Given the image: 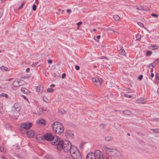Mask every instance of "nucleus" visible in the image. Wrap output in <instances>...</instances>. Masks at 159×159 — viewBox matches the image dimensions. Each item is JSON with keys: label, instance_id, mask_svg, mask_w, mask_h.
I'll return each instance as SVG.
<instances>
[{"label": "nucleus", "instance_id": "7", "mask_svg": "<svg viewBox=\"0 0 159 159\" xmlns=\"http://www.w3.org/2000/svg\"><path fill=\"white\" fill-rule=\"evenodd\" d=\"M92 81L94 84L97 87H100L102 84V79L98 77L93 78L92 79Z\"/></svg>", "mask_w": 159, "mask_h": 159}, {"label": "nucleus", "instance_id": "39", "mask_svg": "<svg viewBox=\"0 0 159 159\" xmlns=\"http://www.w3.org/2000/svg\"><path fill=\"white\" fill-rule=\"evenodd\" d=\"M143 77V75H140L139 76V77L138 78V79L139 80H141L142 79Z\"/></svg>", "mask_w": 159, "mask_h": 159}, {"label": "nucleus", "instance_id": "22", "mask_svg": "<svg viewBox=\"0 0 159 159\" xmlns=\"http://www.w3.org/2000/svg\"><path fill=\"white\" fill-rule=\"evenodd\" d=\"M113 18L116 21H118L120 20V17L118 15H114Z\"/></svg>", "mask_w": 159, "mask_h": 159}, {"label": "nucleus", "instance_id": "45", "mask_svg": "<svg viewBox=\"0 0 159 159\" xmlns=\"http://www.w3.org/2000/svg\"><path fill=\"white\" fill-rule=\"evenodd\" d=\"M36 139H37V140H38V141H41L42 140H43V138L42 137H39V138H38V137H37L36 138Z\"/></svg>", "mask_w": 159, "mask_h": 159}, {"label": "nucleus", "instance_id": "28", "mask_svg": "<svg viewBox=\"0 0 159 159\" xmlns=\"http://www.w3.org/2000/svg\"><path fill=\"white\" fill-rule=\"evenodd\" d=\"M47 91L48 93H52L54 91V90L51 88H49L47 89Z\"/></svg>", "mask_w": 159, "mask_h": 159}, {"label": "nucleus", "instance_id": "4", "mask_svg": "<svg viewBox=\"0 0 159 159\" xmlns=\"http://www.w3.org/2000/svg\"><path fill=\"white\" fill-rule=\"evenodd\" d=\"M70 153L74 159H82L81 156L80 151L76 147H73V148L71 150Z\"/></svg>", "mask_w": 159, "mask_h": 159}, {"label": "nucleus", "instance_id": "26", "mask_svg": "<svg viewBox=\"0 0 159 159\" xmlns=\"http://www.w3.org/2000/svg\"><path fill=\"white\" fill-rule=\"evenodd\" d=\"M152 53V52L149 50H147L146 52V56H148L151 55Z\"/></svg>", "mask_w": 159, "mask_h": 159}, {"label": "nucleus", "instance_id": "51", "mask_svg": "<svg viewBox=\"0 0 159 159\" xmlns=\"http://www.w3.org/2000/svg\"><path fill=\"white\" fill-rule=\"evenodd\" d=\"M66 74L65 73H63L62 75V78H64L66 76Z\"/></svg>", "mask_w": 159, "mask_h": 159}, {"label": "nucleus", "instance_id": "11", "mask_svg": "<svg viewBox=\"0 0 159 159\" xmlns=\"http://www.w3.org/2000/svg\"><path fill=\"white\" fill-rule=\"evenodd\" d=\"M65 134L66 137L69 139L73 138L74 135L73 132L70 130H67Z\"/></svg>", "mask_w": 159, "mask_h": 159}, {"label": "nucleus", "instance_id": "54", "mask_svg": "<svg viewBox=\"0 0 159 159\" xmlns=\"http://www.w3.org/2000/svg\"><path fill=\"white\" fill-rule=\"evenodd\" d=\"M71 10L70 9H67V12L68 13H70L71 12Z\"/></svg>", "mask_w": 159, "mask_h": 159}, {"label": "nucleus", "instance_id": "9", "mask_svg": "<svg viewBox=\"0 0 159 159\" xmlns=\"http://www.w3.org/2000/svg\"><path fill=\"white\" fill-rule=\"evenodd\" d=\"M32 126V124L31 123H23L21 124L20 127L23 129L26 130L29 129Z\"/></svg>", "mask_w": 159, "mask_h": 159}, {"label": "nucleus", "instance_id": "5", "mask_svg": "<svg viewBox=\"0 0 159 159\" xmlns=\"http://www.w3.org/2000/svg\"><path fill=\"white\" fill-rule=\"evenodd\" d=\"M62 149L59 151H61L63 150L66 152H68L70 151L71 152V150L73 148L71 147V144L70 143L69 141H65V142L63 141V144H62Z\"/></svg>", "mask_w": 159, "mask_h": 159}, {"label": "nucleus", "instance_id": "8", "mask_svg": "<svg viewBox=\"0 0 159 159\" xmlns=\"http://www.w3.org/2000/svg\"><path fill=\"white\" fill-rule=\"evenodd\" d=\"M12 108V111L13 112L17 113L20 111L21 107L20 104L18 103H16L14 104Z\"/></svg>", "mask_w": 159, "mask_h": 159}, {"label": "nucleus", "instance_id": "57", "mask_svg": "<svg viewBox=\"0 0 159 159\" xmlns=\"http://www.w3.org/2000/svg\"><path fill=\"white\" fill-rule=\"evenodd\" d=\"M55 85L54 84H51L50 86V87L51 88H52V87H54L55 86Z\"/></svg>", "mask_w": 159, "mask_h": 159}, {"label": "nucleus", "instance_id": "41", "mask_svg": "<svg viewBox=\"0 0 159 159\" xmlns=\"http://www.w3.org/2000/svg\"><path fill=\"white\" fill-rule=\"evenodd\" d=\"M124 96L125 97L128 98H131V96L128 94H125Z\"/></svg>", "mask_w": 159, "mask_h": 159}, {"label": "nucleus", "instance_id": "50", "mask_svg": "<svg viewBox=\"0 0 159 159\" xmlns=\"http://www.w3.org/2000/svg\"><path fill=\"white\" fill-rule=\"evenodd\" d=\"M82 24V22L81 21L77 23V25L78 26Z\"/></svg>", "mask_w": 159, "mask_h": 159}, {"label": "nucleus", "instance_id": "31", "mask_svg": "<svg viewBox=\"0 0 159 159\" xmlns=\"http://www.w3.org/2000/svg\"><path fill=\"white\" fill-rule=\"evenodd\" d=\"M100 38V35H99L97 36L96 37H94V39L95 40H96L97 41H99Z\"/></svg>", "mask_w": 159, "mask_h": 159}, {"label": "nucleus", "instance_id": "47", "mask_svg": "<svg viewBox=\"0 0 159 159\" xmlns=\"http://www.w3.org/2000/svg\"><path fill=\"white\" fill-rule=\"evenodd\" d=\"M75 69L77 70H79L80 69V67L79 66L76 65L75 66Z\"/></svg>", "mask_w": 159, "mask_h": 159}, {"label": "nucleus", "instance_id": "29", "mask_svg": "<svg viewBox=\"0 0 159 159\" xmlns=\"http://www.w3.org/2000/svg\"><path fill=\"white\" fill-rule=\"evenodd\" d=\"M25 3V2H23L21 5L18 8V9L20 10L22 8Z\"/></svg>", "mask_w": 159, "mask_h": 159}, {"label": "nucleus", "instance_id": "19", "mask_svg": "<svg viewBox=\"0 0 159 159\" xmlns=\"http://www.w3.org/2000/svg\"><path fill=\"white\" fill-rule=\"evenodd\" d=\"M119 53L121 55L124 56L125 54V52L124 49L121 48L119 50Z\"/></svg>", "mask_w": 159, "mask_h": 159}, {"label": "nucleus", "instance_id": "33", "mask_svg": "<svg viewBox=\"0 0 159 159\" xmlns=\"http://www.w3.org/2000/svg\"><path fill=\"white\" fill-rule=\"evenodd\" d=\"M126 91L127 93H130L132 92V91L131 89L129 88H127L126 89Z\"/></svg>", "mask_w": 159, "mask_h": 159}, {"label": "nucleus", "instance_id": "35", "mask_svg": "<svg viewBox=\"0 0 159 159\" xmlns=\"http://www.w3.org/2000/svg\"><path fill=\"white\" fill-rule=\"evenodd\" d=\"M138 24L140 26H141L142 27L144 28V25L142 23H141V22H139L138 23Z\"/></svg>", "mask_w": 159, "mask_h": 159}, {"label": "nucleus", "instance_id": "2", "mask_svg": "<svg viewBox=\"0 0 159 159\" xmlns=\"http://www.w3.org/2000/svg\"><path fill=\"white\" fill-rule=\"evenodd\" d=\"M51 144L53 145H57V149L60 150L62 149V144L63 143V140H60V139L57 136L55 137L53 136V139L51 141Z\"/></svg>", "mask_w": 159, "mask_h": 159}, {"label": "nucleus", "instance_id": "34", "mask_svg": "<svg viewBox=\"0 0 159 159\" xmlns=\"http://www.w3.org/2000/svg\"><path fill=\"white\" fill-rule=\"evenodd\" d=\"M3 110L2 104L0 102V113H1Z\"/></svg>", "mask_w": 159, "mask_h": 159}, {"label": "nucleus", "instance_id": "61", "mask_svg": "<svg viewBox=\"0 0 159 159\" xmlns=\"http://www.w3.org/2000/svg\"><path fill=\"white\" fill-rule=\"evenodd\" d=\"M110 30H112L114 33H117V32L115 31L114 30L110 29Z\"/></svg>", "mask_w": 159, "mask_h": 159}, {"label": "nucleus", "instance_id": "42", "mask_svg": "<svg viewBox=\"0 0 159 159\" xmlns=\"http://www.w3.org/2000/svg\"><path fill=\"white\" fill-rule=\"evenodd\" d=\"M159 78V74L158 73L156 74L155 75V79H158Z\"/></svg>", "mask_w": 159, "mask_h": 159}, {"label": "nucleus", "instance_id": "64", "mask_svg": "<svg viewBox=\"0 0 159 159\" xmlns=\"http://www.w3.org/2000/svg\"><path fill=\"white\" fill-rule=\"evenodd\" d=\"M157 93L159 95V88L157 89Z\"/></svg>", "mask_w": 159, "mask_h": 159}, {"label": "nucleus", "instance_id": "59", "mask_svg": "<svg viewBox=\"0 0 159 159\" xmlns=\"http://www.w3.org/2000/svg\"><path fill=\"white\" fill-rule=\"evenodd\" d=\"M22 97H23V98H24L26 100H27V98L24 95H22Z\"/></svg>", "mask_w": 159, "mask_h": 159}, {"label": "nucleus", "instance_id": "48", "mask_svg": "<svg viewBox=\"0 0 159 159\" xmlns=\"http://www.w3.org/2000/svg\"><path fill=\"white\" fill-rule=\"evenodd\" d=\"M15 148L16 149H19L20 148V147L19 145H17L15 146Z\"/></svg>", "mask_w": 159, "mask_h": 159}, {"label": "nucleus", "instance_id": "20", "mask_svg": "<svg viewBox=\"0 0 159 159\" xmlns=\"http://www.w3.org/2000/svg\"><path fill=\"white\" fill-rule=\"evenodd\" d=\"M21 91L23 93L26 94H28L30 93V91L25 88H22L21 89Z\"/></svg>", "mask_w": 159, "mask_h": 159}, {"label": "nucleus", "instance_id": "12", "mask_svg": "<svg viewBox=\"0 0 159 159\" xmlns=\"http://www.w3.org/2000/svg\"><path fill=\"white\" fill-rule=\"evenodd\" d=\"M22 81H23L22 80H21L20 81H18L17 80H15L12 83V85L14 87H18L22 85V84L20 83Z\"/></svg>", "mask_w": 159, "mask_h": 159}, {"label": "nucleus", "instance_id": "36", "mask_svg": "<svg viewBox=\"0 0 159 159\" xmlns=\"http://www.w3.org/2000/svg\"><path fill=\"white\" fill-rule=\"evenodd\" d=\"M141 38V36L140 34H138L136 37V39L137 40H139Z\"/></svg>", "mask_w": 159, "mask_h": 159}, {"label": "nucleus", "instance_id": "25", "mask_svg": "<svg viewBox=\"0 0 159 159\" xmlns=\"http://www.w3.org/2000/svg\"><path fill=\"white\" fill-rule=\"evenodd\" d=\"M105 140L107 141H108L112 139V138L111 136H107L105 137Z\"/></svg>", "mask_w": 159, "mask_h": 159}, {"label": "nucleus", "instance_id": "56", "mask_svg": "<svg viewBox=\"0 0 159 159\" xmlns=\"http://www.w3.org/2000/svg\"><path fill=\"white\" fill-rule=\"evenodd\" d=\"M42 112H43L42 111H41V112H38L37 113H35V114L39 115V114H42Z\"/></svg>", "mask_w": 159, "mask_h": 159}, {"label": "nucleus", "instance_id": "30", "mask_svg": "<svg viewBox=\"0 0 159 159\" xmlns=\"http://www.w3.org/2000/svg\"><path fill=\"white\" fill-rule=\"evenodd\" d=\"M136 9L140 10H144V8H143V7H141V6L139 7H137Z\"/></svg>", "mask_w": 159, "mask_h": 159}, {"label": "nucleus", "instance_id": "46", "mask_svg": "<svg viewBox=\"0 0 159 159\" xmlns=\"http://www.w3.org/2000/svg\"><path fill=\"white\" fill-rule=\"evenodd\" d=\"M151 16H152L155 17H158V16L157 15V14H156L154 13H152L151 14Z\"/></svg>", "mask_w": 159, "mask_h": 159}, {"label": "nucleus", "instance_id": "13", "mask_svg": "<svg viewBox=\"0 0 159 159\" xmlns=\"http://www.w3.org/2000/svg\"><path fill=\"white\" fill-rule=\"evenodd\" d=\"M26 133L27 135L30 137H33L34 134V132L32 130L27 131Z\"/></svg>", "mask_w": 159, "mask_h": 159}, {"label": "nucleus", "instance_id": "43", "mask_svg": "<svg viewBox=\"0 0 159 159\" xmlns=\"http://www.w3.org/2000/svg\"><path fill=\"white\" fill-rule=\"evenodd\" d=\"M143 8L144 9V10H143V11H147L149 10V8L147 7H143Z\"/></svg>", "mask_w": 159, "mask_h": 159}, {"label": "nucleus", "instance_id": "1", "mask_svg": "<svg viewBox=\"0 0 159 159\" xmlns=\"http://www.w3.org/2000/svg\"><path fill=\"white\" fill-rule=\"evenodd\" d=\"M52 127L53 132L58 134L62 133L64 130L63 125L58 121L54 122L52 125Z\"/></svg>", "mask_w": 159, "mask_h": 159}, {"label": "nucleus", "instance_id": "62", "mask_svg": "<svg viewBox=\"0 0 159 159\" xmlns=\"http://www.w3.org/2000/svg\"><path fill=\"white\" fill-rule=\"evenodd\" d=\"M110 159L109 158V159H108L107 157H104L103 159Z\"/></svg>", "mask_w": 159, "mask_h": 159}, {"label": "nucleus", "instance_id": "16", "mask_svg": "<svg viewBox=\"0 0 159 159\" xmlns=\"http://www.w3.org/2000/svg\"><path fill=\"white\" fill-rule=\"evenodd\" d=\"M1 70L2 71H9L10 69L8 68L7 67L4 66H2L0 67Z\"/></svg>", "mask_w": 159, "mask_h": 159}, {"label": "nucleus", "instance_id": "18", "mask_svg": "<svg viewBox=\"0 0 159 159\" xmlns=\"http://www.w3.org/2000/svg\"><path fill=\"white\" fill-rule=\"evenodd\" d=\"M123 113L124 114L126 115H130L132 114V113L129 111L126 110L123 111Z\"/></svg>", "mask_w": 159, "mask_h": 159}, {"label": "nucleus", "instance_id": "37", "mask_svg": "<svg viewBox=\"0 0 159 159\" xmlns=\"http://www.w3.org/2000/svg\"><path fill=\"white\" fill-rule=\"evenodd\" d=\"M37 8V7L36 5L34 4L33 5L32 7V9L33 11H35L36 10Z\"/></svg>", "mask_w": 159, "mask_h": 159}, {"label": "nucleus", "instance_id": "44", "mask_svg": "<svg viewBox=\"0 0 159 159\" xmlns=\"http://www.w3.org/2000/svg\"><path fill=\"white\" fill-rule=\"evenodd\" d=\"M38 64V62H35L32 64L31 65V66L33 67L35 66L36 65H37Z\"/></svg>", "mask_w": 159, "mask_h": 159}, {"label": "nucleus", "instance_id": "27", "mask_svg": "<svg viewBox=\"0 0 159 159\" xmlns=\"http://www.w3.org/2000/svg\"><path fill=\"white\" fill-rule=\"evenodd\" d=\"M0 97H6V98H7L8 97V95L6 94V93H2L0 94Z\"/></svg>", "mask_w": 159, "mask_h": 159}, {"label": "nucleus", "instance_id": "14", "mask_svg": "<svg viewBox=\"0 0 159 159\" xmlns=\"http://www.w3.org/2000/svg\"><path fill=\"white\" fill-rule=\"evenodd\" d=\"M136 102L138 103L145 104L146 103V101L142 98H139L137 100Z\"/></svg>", "mask_w": 159, "mask_h": 159}, {"label": "nucleus", "instance_id": "49", "mask_svg": "<svg viewBox=\"0 0 159 159\" xmlns=\"http://www.w3.org/2000/svg\"><path fill=\"white\" fill-rule=\"evenodd\" d=\"M4 149L3 147L2 146H0V151L2 152L4 151Z\"/></svg>", "mask_w": 159, "mask_h": 159}, {"label": "nucleus", "instance_id": "40", "mask_svg": "<svg viewBox=\"0 0 159 159\" xmlns=\"http://www.w3.org/2000/svg\"><path fill=\"white\" fill-rule=\"evenodd\" d=\"M41 109L42 111H46L47 110V109L46 108L43 107H41Z\"/></svg>", "mask_w": 159, "mask_h": 159}, {"label": "nucleus", "instance_id": "58", "mask_svg": "<svg viewBox=\"0 0 159 159\" xmlns=\"http://www.w3.org/2000/svg\"><path fill=\"white\" fill-rule=\"evenodd\" d=\"M151 77H153L154 76V74L152 72V73H151Z\"/></svg>", "mask_w": 159, "mask_h": 159}, {"label": "nucleus", "instance_id": "55", "mask_svg": "<svg viewBox=\"0 0 159 159\" xmlns=\"http://www.w3.org/2000/svg\"><path fill=\"white\" fill-rule=\"evenodd\" d=\"M155 120L157 122H159V118H157L155 119Z\"/></svg>", "mask_w": 159, "mask_h": 159}, {"label": "nucleus", "instance_id": "3", "mask_svg": "<svg viewBox=\"0 0 159 159\" xmlns=\"http://www.w3.org/2000/svg\"><path fill=\"white\" fill-rule=\"evenodd\" d=\"M103 148L109 154L114 157H117L120 155V152L115 148H110L107 147H104Z\"/></svg>", "mask_w": 159, "mask_h": 159}, {"label": "nucleus", "instance_id": "63", "mask_svg": "<svg viewBox=\"0 0 159 159\" xmlns=\"http://www.w3.org/2000/svg\"><path fill=\"white\" fill-rule=\"evenodd\" d=\"M151 69V73H152V72L153 71V69Z\"/></svg>", "mask_w": 159, "mask_h": 159}, {"label": "nucleus", "instance_id": "23", "mask_svg": "<svg viewBox=\"0 0 159 159\" xmlns=\"http://www.w3.org/2000/svg\"><path fill=\"white\" fill-rule=\"evenodd\" d=\"M39 122L41 124L43 125H44L46 124V121L43 119H40L39 120Z\"/></svg>", "mask_w": 159, "mask_h": 159}, {"label": "nucleus", "instance_id": "17", "mask_svg": "<svg viewBox=\"0 0 159 159\" xmlns=\"http://www.w3.org/2000/svg\"><path fill=\"white\" fill-rule=\"evenodd\" d=\"M36 91L37 92H39L40 93H42L43 90V88L40 86H38L36 88Z\"/></svg>", "mask_w": 159, "mask_h": 159}, {"label": "nucleus", "instance_id": "38", "mask_svg": "<svg viewBox=\"0 0 159 159\" xmlns=\"http://www.w3.org/2000/svg\"><path fill=\"white\" fill-rule=\"evenodd\" d=\"M3 14V11L2 9H0V18H1Z\"/></svg>", "mask_w": 159, "mask_h": 159}, {"label": "nucleus", "instance_id": "10", "mask_svg": "<svg viewBox=\"0 0 159 159\" xmlns=\"http://www.w3.org/2000/svg\"><path fill=\"white\" fill-rule=\"evenodd\" d=\"M44 138L47 140L48 141H51L52 140V139H53V136L49 133H47L43 136Z\"/></svg>", "mask_w": 159, "mask_h": 159}, {"label": "nucleus", "instance_id": "24", "mask_svg": "<svg viewBox=\"0 0 159 159\" xmlns=\"http://www.w3.org/2000/svg\"><path fill=\"white\" fill-rule=\"evenodd\" d=\"M151 130L154 133H159V129H152Z\"/></svg>", "mask_w": 159, "mask_h": 159}, {"label": "nucleus", "instance_id": "53", "mask_svg": "<svg viewBox=\"0 0 159 159\" xmlns=\"http://www.w3.org/2000/svg\"><path fill=\"white\" fill-rule=\"evenodd\" d=\"M30 68H27L26 70V71L27 72H29L30 71Z\"/></svg>", "mask_w": 159, "mask_h": 159}, {"label": "nucleus", "instance_id": "52", "mask_svg": "<svg viewBox=\"0 0 159 159\" xmlns=\"http://www.w3.org/2000/svg\"><path fill=\"white\" fill-rule=\"evenodd\" d=\"M48 62L49 64H51L52 63V60H48Z\"/></svg>", "mask_w": 159, "mask_h": 159}, {"label": "nucleus", "instance_id": "15", "mask_svg": "<svg viewBox=\"0 0 159 159\" xmlns=\"http://www.w3.org/2000/svg\"><path fill=\"white\" fill-rule=\"evenodd\" d=\"M158 48L159 46L157 44L152 45L148 47V48L149 49H151L153 50H156L158 49Z\"/></svg>", "mask_w": 159, "mask_h": 159}, {"label": "nucleus", "instance_id": "60", "mask_svg": "<svg viewBox=\"0 0 159 159\" xmlns=\"http://www.w3.org/2000/svg\"><path fill=\"white\" fill-rule=\"evenodd\" d=\"M35 3H36V4H39V2L38 1V0H35Z\"/></svg>", "mask_w": 159, "mask_h": 159}, {"label": "nucleus", "instance_id": "6", "mask_svg": "<svg viewBox=\"0 0 159 159\" xmlns=\"http://www.w3.org/2000/svg\"><path fill=\"white\" fill-rule=\"evenodd\" d=\"M102 152L99 150L95 151L94 153L90 152L88 154L86 159H98L100 158V154Z\"/></svg>", "mask_w": 159, "mask_h": 159}, {"label": "nucleus", "instance_id": "32", "mask_svg": "<svg viewBox=\"0 0 159 159\" xmlns=\"http://www.w3.org/2000/svg\"><path fill=\"white\" fill-rule=\"evenodd\" d=\"M43 99L44 102L47 103H48L49 101L48 98L45 96L43 97Z\"/></svg>", "mask_w": 159, "mask_h": 159}, {"label": "nucleus", "instance_id": "21", "mask_svg": "<svg viewBox=\"0 0 159 159\" xmlns=\"http://www.w3.org/2000/svg\"><path fill=\"white\" fill-rule=\"evenodd\" d=\"M156 66V63L154 62H153V63L148 65V67L150 69H153V68Z\"/></svg>", "mask_w": 159, "mask_h": 159}]
</instances>
